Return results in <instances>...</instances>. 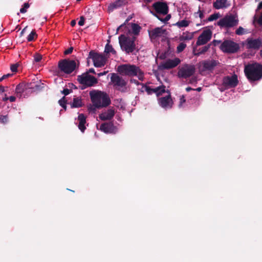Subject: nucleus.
Returning a JSON list of instances; mask_svg holds the SVG:
<instances>
[{
    "label": "nucleus",
    "instance_id": "f257e3e1",
    "mask_svg": "<svg viewBox=\"0 0 262 262\" xmlns=\"http://www.w3.org/2000/svg\"><path fill=\"white\" fill-rule=\"evenodd\" d=\"M244 72L250 81H257L262 78V65L256 62L245 66Z\"/></svg>",
    "mask_w": 262,
    "mask_h": 262
},
{
    "label": "nucleus",
    "instance_id": "f03ea898",
    "mask_svg": "<svg viewBox=\"0 0 262 262\" xmlns=\"http://www.w3.org/2000/svg\"><path fill=\"white\" fill-rule=\"evenodd\" d=\"M90 95L93 105L97 108L105 107L110 103L108 96L104 93L93 91Z\"/></svg>",
    "mask_w": 262,
    "mask_h": 262
},
{
    "label": "nucleus",
    "instance_id": "7ed1b4c3",
    "mask_svg": "<svg viewBox=\"0 0 262 262\" xmlns=\"http://www.w3.org/2000/svg\"><path fill=\"white\" fill-rule=\"evenodd\" d=\"M118 71L120 74L124 75L136 76L141 80H142L144 78L143 72L135 65L123 64L118 67Z\"/></svg>",
    "mask_w": 262,
    "mask_h": 262
},
{
    "label": "nucleus",
    "instance_id": "20e7f679",
    "mask_svg": "<svg viewBox=\"0 0 262 262\" xmlns=\"http://www.w3.org/2000/svg\"><path fill=\"white\" fill-rule=\"evenodd\" d=\"M135 37H127L124 35H121L119 37V42L121 48L127 53L133 52L135 49Z\"/></svg>",
    "mask_w": 262,
    "mask_h": 262
},
{
    "label": "nucleus",
    "instance_id": "39448f33",
    "mask_svg": "<svg viewBox=\"0 0 262 262\" xmlns=\"http://www.w3.org/2000/svg\"><path fill=\"white\" fill-rule=\"evenodd\" d=\"M238 18L237 14L227 15L220 19L217 25L222 28H232L236 26L238 24Z\"/></svg>",
    "mask_w": 262,
    "mask_h": 262
},
{
    "label": "nucleus",
    "instance_id": "423d86ee",
    "mask_svg": "<svg viewBox=\"0 0 262 262\" xmlns=\"http://www.w3.org/2000/svg\"><path fill=\"white\" fill-rule=\"evenodd\" d=\"M76 63L74 60L64 59L58 63V68L61 72L66 74L72 73L76 68Z\"/></svg>",
    "mask_w": 262,
    "mask_h": 262
},
{
    "label": "nucleus",
    "instance_id": "0eeeda50",
    "mask_svg": "<svg viewBox=\"0 0 262 262\" xmlns=\"http://www.w3.org/2000/svg\"><path fill=\"white\" fill-rule=\"evenodd\" d=\"M195 71V69L194 66L185 64L179 69L178 75L180 78H187L192 76L194 73Z\"/></svg>",
    "mask_w": 262,
    "mask_h": 262
},
{
    "label": "nucleus",
    "instance_id": "6e6552de",
    "mask_svg": "<svg viewBox=\"0 0 262 262\" xmlns=\"http://www.w3.org/2000/svg\"><path fill=\"white\" fill-rule=\"evenodd\" d=\"M78 81L80 83L87 86H91L97 83V80L94 76L89 75L88 73L78 76Z\"/></svg>",
    "mask_w": 262,
    "mask_h": 262
},
{
    "label": "nucleus",
    "instance_id": "1a4fd4ad",
    "mask_svg": "<svg viewBox=\"0 0 262 262\" xmlns=\"http://www.w3.org/2000/svg\"><path fill=\"white\" fill-rule=\"evenodd\" d=\"M139 89L142 92H146L148 94L155 93L157 96L161 95L163 93H165V87L163 85L158 86L156 88H150L146 85L141 84L139 85Z\"/></svg>",
    "mask_w": 262,
    "mask_h": 262
},
{
    "label": "nucleus",
    "instance_id": "9d476101",
    "mask_svg": "<svg viewBox=\"0 0 262 262\" xmlns=\"http://www.w3.org/2000/svg\"><path fill=\"white\" fill-rule=\"evenodd\" d=\"M238 82L237 77L235 75L227 76L223 79L222 86L225 89H230L235 87Z\"/></svg>",
    "mask_w": 262,
    "mask_h": 262
},
{
    "label": "nucleus",
    "instance_id": "9b49d317",
    "mask_svg": "<svg viewBox=\"0 0 262 262\" xmlns=\"http://www.w3.org/2000/svg\"><path fill=\"white\" fill-rule=\"evenodd\" d=\"M222 51L226 53H234L238 49V46L231 40H225L221 46Z\"/></svg>",
    "mask_w": 262,
    "mask_h": 262
},
{
    "label": "nucleus",
    "instance_id": "f8f14e48",
    "mask_svg": "<svg viewBox=\"0 0 262 262\" xmlns=\"http://www.w3.org/2000/svg\"><path fill=\"white\" fill-rule=\"evenodd\" d=\"M244 45L247 49L257 50L262 46V39L248 38L245 41Z\"/></svg>",
    "mask_w": 262,
    "mask_h": 262
},
{
    "label": "nucleus",
    "instance_id": "ddd939ff",
    "mask_svg": "<svg viewBox=\"0 0 262 262\" xmlns=\"http://www.w3.org/2000/svg\"><path fill=\"white\" fill-rule=\"evenodd\" d=\"M166 33V30L162 27L156 28L148 31L149 37L152 41L165 37Z\"/></svg>",
    "mask_w": 262,
    "mask_h": 262
},
{
    "label": "nucleus",
    "instance_id": "4468645a",
    "mask_svg": "<svg viewBox=\"0 0 262 262\" xmlns=\"http://www.w3.org/2000/svg\"><path fill=\"white\" fill-rule=\"evenodd\" d=\"M212 36V31L209 29H205L198 37L196 44L197 46H201L206 44L209 41Z\"/></svg>",
    "mask_w": 262,
    "mask_h": 262
},
{
    "label": "nucleus",
    "instance_id": "2eb2a0df",
    "mask_svg": "<svg viewBox=\"0 0 262 262\" xmlns=\"http://www.w3.org/2000/svg\"><path fill=\"white\" fill-rule=\"evenodd\" d=\"M219 62L214 60H209L203 61L199 63V70L201 72L210 71L213 70Z\"/></svg>",
    "mask_w": 262,
    "mask_h": 262
},
{
    "label": "nucleus",
    "instance_id": "dca6fc26",
    "mask_svg": "<svg viewBox=\"0 0 262 262\" xmlns=\"http://www.w3.org/2000/svg\"><path fill=\"white\" fill-rule=\"evenodd\" d=\"M90 55L92 58L95 67H101L105 65L106 58L102 55L92 52H90Z\"/></svg>",
    "mask_w": 262,
    "mask_h": 262
},
{
    "label": "nucleus",
    "instance_id": "f3484780",
    "mask_svg": "<svg viewBox=\"0 0 262 262\" xmlns=\"http://www.w3.org/2000/svg\"><path fill=\"white\" fill-rule=\"evenodd\" d=\"M152 6L158 14L165 15L168 12V7L166 3L158 2L154 3Z\"/></svg>",
    "mask_w": 262,
    "mask_h": 262
},
{
    "label": "nucleus",
    "instance_id": "a211bd4d",
    "mask_svg": "<svg viewBox=\"0 0 262 262\" xmlns=\"http://www.w3.org/2000/svg\"><path fill=\"white\" fill-rule=\"evenodd\" d=\"M158 102L159 105L165 109L171 108L173 104L172 100L169 94L159 98Z\"/></svg>",
    "mask_w": 262,
    "mask_h": 262
},
{
    "label": "nucleus",
    "instance_id": "6ab92c4d",
    "mask_svg": "<svg viewBox=\"0 0 262 262\" xmlns=\"http://www.w3.org/2000/svg\"><path fill=\"white\" fill-rule=\"evenodd\" d=\"M180 62L181 60L178 58L168 59L162 63V67L164 69H171L177 66Z\"/></svg>",
    "mask_w": 262,
    "mask_h": 262
},
{
    "label": "nucleus",
    "instance_id": "aec40b11",
    "mask_svg": "<svg viewBox=\"0 0 262 262\" xmlns=\"http://www.w3.org/2000/svg\"><path fill=\"white\" fill-rule=\"evenodd\" d=\"M100 130L106 134H112L117 132V128L112 123H104L101 125Z\"/></svg>",
    "mask_w": 262,
    "mask_h": 262
},
{
    "label": "nucleus",
    "instance_id": "412c9836",
    "mask_svg": "<svg viewBox=\"0 0 262 262\" xmlns=\"http://www.w3.org/2000/svg\"><path fill=\"white\" fill-rule=\"evenodd\" d=\"M126 3L127 2L125 0H117L108 5L107 7V11L108 13H111L114 10L119 9L125 6Z\"/></svg>",
    "mask_w": 262,
    "mask_h": 262
},
{
    "label": "nucleus",
    "instance_id": "4be33fe9",
    "mask_svg": "<svg viewBox=\"0 0 262 262\" xmlns=\"http://www.w3.org/2000/svg\"><path fill=\"white\" fill-rule=\"evenodd\" d=\"M111 82L117 86H123L125 85V81L120 78L117 74L113 73L111 77Z\"/></svg>",
    "mask_w": 262,
    "mask_h": 262
},
{
    "label": "nucleus",
    "instance_id": "5701e85b",
    "mask_svg": "<svg viewBox=\"0 0 262 262\" xmlns=\"http://www.w3.org/2000/svg\"><path fill=\"white\" fill-rule=\"evenodd\" d=\"M213 6L216 9H225L230 6V3L228 0H216Z\"/></svg>",
    "mask_w": 262,
    "mask_h": 262
},
{
    "label": "nucleus",
    "instance_id": "b1692460",
    "mask_svg": "<svg viewBox=\"0 0 262 262\" xmlns=\"http://www.w3.org/2000/svg\"><path fill=\"white\" fill-rule=\"evenodd\" d=\"M115 115V111L113 108H110L102 113L99 115V118L101 120H111Z\"/></svg>",
    "mask_w": 262,
    "mask_h": 262
},
{
    "label": "nucleus",
    "instance_id": "393cba45",
    "mask_svg": "<svg viewBox=\"0 0 262 262\" xmlns=\"http://www.w3.org/2000/svg\"><path fill=\"white\" fill-rule=\"evenodd\" d=\"M78 123V128L82 132H84L86 128L85 124L86 123V117L82 114L78 115L77 118Z\"/></svg>",
    "mask_w": 262,
    "mask_h": 262
},
{
    "label": "nucleus",
    "instance_id": "a878e982",
    "mask_svg": "<svg viewBox=\"0 0 262 262\" xmlns=\"http://www.w3.org/2000/svg\"><path fill=\"white\" fill-rule=\"evenodd\" d=\"M193 37V33L188 31L182 33L179 36L180 41H187L191 40Z\"/></svg>",
    "mask_w": 262,
    "mask_h": 262
},
{
    "label": "nucleus",
    "instance_id": "bb28decb",
    "mask_svg": "<svg viewBox=\"0 0 262 262\" xmlns=\"http://www.w3.org/2000/svg\"><path fill=\"white\" fill-rule=\"evenodd\" d=\"M190 24V21L186 20V19H183L182 20H180L178 22H177L174 25L178 27L179 28H183V27H186L189 26Z\"/></svg>",
    "mask_w": 262,
    "mask_h": 262
},
{
    "label": "nucleus",
    "instance_id": "cd10ccee",
    "mask_svg": "<svg viewBox=\"0 0 262 262\" xmlns=\"http://www.w3.org/2000/svg\"><path fill=\"white\" fill-rule=\"evenodd\" d=\"M71 107H79L82 105L81 99L79 98H74L73 102L71 104Z\"/></svg>",
    "mask_w": 262,
    "mask_h": 262
},
{
    "label": "nucleus",
    "instance_id": "c85d7f7f",
    "mask_svg": "<svg viewBox=\"0 0 262 262\" xmlns=\"http://www.w3.org/2000/svg\"><path fill=\"white\" fill-rule=\"evenodd\" d=\"M133 33L135 35H138L140 31L141 27L136 24H133L132 25Z\"/></svg>",
    "mask_w": 262,
    "mask_h": 262
},
{
    "label": "nucleus",
    "instance_id": "c756f323",
    "mask_svg": "<svg viewBox=\"0 0 262 262\" xmlns=\"http://www.w3.org/2000/svg\"><path fill=\"white\" fill-rule=\"evenodd\" d=\"M105 52L107 53H112L114 54L116 53V51L114 50L112 46L108 44H107L105 47Z\"/></svg>",
    "mask_w": 262,
    "mask_h": 262
},
{
    "label": "nucleus",
    "instance_id": "7c9ffc66",
    "mask_svg": "<svg viewBox=\"0 0 262 262\" xmlns=\"http://www.w3.org/2000/svg\"><path fill=\"white\" fill-rule=\"evenodd\" d=\"M186 47V45L183 42L180 43L177 48V51L178 53L182 52Z\"/></svg>",
    "mask_w": 262,
    "mask_h": 262
},
{
    "label": "nucleus",
    "instance_id": "2f4dec72",
    "mask_svg": "<svg viewBox=\"0 0 262 262\" xmlns=\"http://www.w3.org/2000/svg\"><path fill=\"white\" fill-rule=\"evenodd\" d=\"M37 36V34L34 31H32L27 37L28 41H31L34 39L35 37Z\"/></svg>",
    "mask_w": 262,
    "mask_h": 262
},
{
    "label": "nucleus",
    "instance_id": "473e14b6",
    "mask_svg": "<svg viewBox=\"0 0 262 262\" xmlns=\"http://www.w3.org/2000/svg\"><path fill=\"white\" fill-rule=\"evenodd\" d=\"M220 15L219 13H214L212 15H211L207 19L208 21H211L217 19L219 17Z\"/></svg>",
    "mask_w": 262,
    "mask_h": 262
},
{
    "label": "nucleus",
    "instance_id": "72a5a7b5",
    "mask_svg": "<svg viewBox=\"0 0 262 262\" xmlns=\"http://www.w3.org/2000/svg\"><path fill=\"white\" fill-rule=\"evenodd\" d=\"M236 34L238 35H241L243 34H244L246 33V31H245V29H244L242 27H239L236 30Z\"/></svg>",
    "mask_w": 262,
    "mask_h": 262
},
{
    "label": "nucleus",
    "instance_id": "f704fd0d",
    "mask_svg": "<svg viewBox=\"0 0 262 262\" xmlns=\"http://www.w3.org/2000/svg\"><path fill=\"white\" fill-rule=\"evenodd\" d=\"M157 17L161 21H162L163 23H166V22H167L168 20H169L170 19V18L171 17V16H170V15L168 14V15H167L164 18H161V17H160L158 16H157Z\"/></svg>",
    "mask_w": 262,
    "mask_h": 262
},
{
    "label": "nucleus",
    "instance_id": "c9c22d12",
    "mask_svg": "<svg viewBox=\"0 0 262 262\" xmlns=\"http://www.w3.org/2000/svg\"><path fill=\"white\" fill-rule=\"evenodd\" d=\"M186 100L184 96H181L180 98L179 107H182L183 104L185 102Z\"/></svg>",
    "mask_w": 262,
    "mask_h": 262
},
{
    "label": "nucleus",
    "instance_id": "e433bc0d",
    "mask_svg": "<svg viewBox=\"0 0 262 262\" xmlns=\"http://www.w3.org/2000/svg\"><path fill=\"white\" fill-rule=\"evenodd\" d=\"M58 102L60 106H61L62 107H63L64 109H66V100H65L64 97H63L62 99L59 100Z\"/></svg>",
    "mask_w": 262,
    "mask_h": 262
},
{
    "label": "nucleus",
    "instance_id": "4c0bfd02",
    "mask_svg": "<svg viewBox=\"0 0 262 262\" xmlns=\"http://www.w3.org/2000/svg\"><path fill=\"white\" fill-rule=\"evenodd\" d=\"M8 121L7 116L0 115V122L5 123Z\"/></svg>",
    "mask_w": 262,
    "mask_h": 262
},
{
    "label": "nucleus",
    "instance_id": "58836bf2",
    "mask_svg": "<svg viewBox=\"0 0 262 262\" xmlns=\"http://www.w3.org/2000/svg\"><path fill=\"white\" fill-rule=\"evenodd\" d=\"M29 6L27 3L24 4V7L20 9V12L24 13L27 11V9L29 8Z\"/></svg>",
    "mask_w": 262,
    "mask_h": 262
},
{
    "label": "nucleus",
    "instance_id": "ea45409f",
    "mask_svg": "<svg viewBox=\"0 0 262 262\" xmlns=\"http://www.w3.org/2000/svg\"><path fill=\"white\" fill-rule=\"evenodd\" d=\"M34 60L36 62H39L42 59V56L38 54H36L34 56Z\"/></svg>",
    "mask_w": 262,
    "mask_h": 262
},
{
    "label": "nucleus",
    "instance_id": "a19ab883",
    "mask_svg": "<svg viewBox=\"0 0 262 262\" xmlns=\"http://www.w3.org/2000/svg\"><path fill=\"white\" fill-rule=\"evenodd\" d=\"M208 48H209V47H207V46L204 47L203 48L201 52H200L198 53H196L195 55H199L200 54H202V53H203L206 52L208 50Z\"/></svg>",
    "mask_w": 262,
    "mask_h": 262
},
{
    "label": "nucleus",
    "instance_id": "79ce46f5",
    "mask_svg": "<svg viewBox=\"0 0 262 262\" xmlns=\"http://www.w3.org/2000/svg\"><path fill=\"white\" fill-rule=\"evenodd\" d=\"M17 64H13L11 66V70L13 72H16L17 71Z\"/></svg>",
    "mask_w": 262,
    "mask_h": 262
},
{
    "label": "nucleus",
    "instance_id": "37998d69",
    "mask_svg": "<svg viewBox=\"0 0 262 262\" xmlns=\"http://www.w3.org/2000/svg\"><path fill=\"white\" fill-rule=\"evenodd\" d=\"M15 91L16 93H20L22 92L21 86L18 85L16 86Z\"/></svg>",
    "mask_w": 262,
    "mask_h": 262
},
{
    "label": "nucleus",
    "instance_id": "c03bdc74",
    "mask_svg": "<svg viewBox=\"0 0 262 262\" xmlns=\"http://www.w3.org/2000/svg\"><path fill=\"white\" fill-rule=\"evenodd\" d=\"M84 23V19L83 17H81L80 19L78 22V24L79 26H83Z\"/></svg>",
    "mask_w": 262,
    "mask_h": 262
},
{
    "label": "nucleus",
    "instance_id": "a18cd8bd",
    "mask_svg": "<svg viewBox=\"0 0 262 262\" xmlns=\"http://www.w3.org/2000/svg\"><path fill=\"white\" fill-rule=\"evenodd\" d=\"M62 92L64 95H68V94H69L70 93L71 90H70L68 89H64Z\"/></svg>",
    "mask_w": 262,
    "mask_h": 262
},
{
    "label": "nucleus",
    "instance_id": "49530a36",
    "mask_svg": "<svg viewBox=\"0 0 262 262\" xmlns=\"http://www.w3.org/2000/svg\"><path fill=\"white\" fill-rule=\"evenodd\" d=\"M257 21L259 25L262 26V12L259 18L257 19Z\"/></svg>",
    "mask_w": 262,
    "mask_h": 262
},
{
    "label": "nucleus",
    "instance_id": "de8ad7c7",
    "mask_svg": "<svg viewBox=\"0 0 262 262\" xmlns=\"http://www.w3.org/2000/svg\"><path fill=\"white\" fill-rule=\"evenodd\" d=\"M73 48L72 47L68 49V50H66L64 51V54H70L73 51Z\"/></svg>",
    "mask_w": 262,
    "mask_h": 262
},
{
    "label": "nucleus",
    "instance_id": "09e8293b",
    "mask_svg": "<svg viewBox=\"0 0 262 262\" xmlns=\"http://www.w3.org/2000/svg\"><path fill=\"white\" fill-rule=\"evenodd\" d=\"M11 75V74H6V75H3L1 78H0V82L2 81V80H3L4 79H6V78L10 76Z\"/></svg>",
    "mask_w": 262,
    "mask_h": 262
},
{
    "label": "nucleus",
    "instance_id": "8fccbe9b",
    "mask_svg": "<svg viewBox=\"0 0 262 262\" xmlns=\"http://www.w3.org/2000/svg\"><path fill=\"white\" fill-rule=\"evenodd\" d=\"M197 14L199 15V16L200 17V18H203V12L202 11L199 10Z\"/></svg>",
    "mask_w": 262,
    "mask_h": 262
},
{
    "label": "nucleus",
    "instance_id": "3c124183",
    "mask_svg": "<svg viewBox=\"0 0 262 262\" xmlns=\"http://www.w3.org/2000/svg\"><path fill=\"white\" fill-rule=\"evenodd\" d=\"M15 97L14 96H10L9 97V100L10 102H14L15 101Z\"/></svg>",
    "mask_w": 262,
    "mask_h": 262
},
{
    "label": "nucleus",
    "instance_id": "603ef678",
    "mask_svg": "<svg viewBox=\"0 0 262 262\" xmlns=\"http://www.w3.org/2000/svg\"><path fill=\"white\" fill-rule=\"evenodd\" d=\"M107 73V71H104V72H103L98 73V76L99 77H100V76H103V75H105Z\"/></svg>",
    "mask_w": 262,
    "mask_h": 262
},
{
    "label": "nucleus",
    "instance_id": "864d4df0",
    "mask_svg": "<svg viewBox=\"0 0 262 262\" xmlns=\"http://www.w3.org/2000/svg\"><path fill=\"white\" fill-rule=\"evenodd\" d=\"M76 20H73L71 22V25L73 27V26H74L76 25Z\"/></svg>",
    "mask_w": 262,
    "mask_h": 262
},
{
    "label": "nucleus",
    "instance_id": "5fc2aeb1",
    "mask_svg": "<svg viewBox=\"0 0 262 262\" xmlns=\"http://www.w3.org/2000/svg\"><path fill=\"white\" fill-rule=\"evenodd\" d=\"M262 8V2H260L257 7V9L259 10Z\"/></svg>",
    "mask_w": 262,
    "mask_h": 262
},
{
    "label": "nucleus",
    "instance_id": "6e6d98bb",
    "mask_svg": "<svg viewBox=\"0 0 262 262\" xmlns=\"http://www.w3.org/2000/svg\"><path fill=\"white\" fill-rule=\"evenodd\" d=\"M213 42H214V45H216L218 43H220L221 42L220 40H214Z\"/></svg>",
    "mask_w": 262,
    "mask_h": 262
},
{
    "label": "nucleus",
    "instance_id": "4d7b16f0",
    "mask_svg": "<svg viewBox=\"0 0 262 262\" xmlns=\"http://www.w3.org/2000/svg\"><path fill=\"white\" fill-rule=\"evenodd\" d=\"M90 73H95V70L94 69H90L89 70V71Z\"/></svg>",
    "mask_w": 262,
    "mask_h": 262
},
{
    "label": "nucleus",
    "instance_id": "13d9d810",
    "mask_svg": "<svg viewBox=\"0 0 262 262\" xmlns=\"http://www.w3.org/2000/svg\"><path fill=\"white\" fill-rule=\"evenodd\" d=\"M192 89L190 87H188L186 89V90L187 91V92H189Z\"/></svg>",
    "mask_w": 262,
    "mask_h": 262
},
{
    "label": "nucleus",
    "instance_id": "bf43d9fd",
    "mask_svg": "<svg viewBox=\"0 0 262 262\" xmlns=\"http://www.w3.org/2000/svg\"><path fill=\"white\" fill-rule=\"evenodd\" d=\"M26 28H27V27L25 28L22 30V31H21V34H23V33L25 32V30H26Z\"/></svg>",
    "mask_w": 262,
    "mask_h": 262
},
{
    "label": "nucleus",
    "instance_id": "052dcab7",
    "mask_svg": "<svg viewBox=\"0 0 262 262\" xmlns=\"http://www.w3.org/2000/svg\"><path fill=\"white\" fill-rule=\"evenodd\" d=\"M9 100V97H5L4 98V100H5V101H6V100Z\"/></svg>",
    "mask_w": 262,
    "mask_h": 262
},
{
    "label": "nucleus",
    "instance_id": "680f3d73",
    "mask_svg": "<svg viewBox=\"0 0 262 262\" xmlns=\"http://www.w3.org/2000/svg\"><path fill=\"white\" fill-rule=\"evenodd\" d=\"M201 90V88H198L196 89V91H200Z\"/></svg>",
    "mask_w": 262,
    "mask_h": 262
},
{
    "label": "nucleus",
    "instance_id": "e2e57ef3",
    "mask_svg": "<svg viewBox=\"0 0 262 262\" xmlns=\"http://www.w3.org/2000/svg\"><path fill=\"white\" fill-rule=\"evenodd\" d=\"M260 55H261V56H262V50H261V51H260Z\"/></svg>",
    "mask_w": 262,
    "mask_h": 262
},
{
    "label": "nucleus",
    "instance_id": "0e129e2a",
    "mask_svg": "<svg viewBox=\"0 0 262 262\" xmlns=\"http://www.w3.org/2000/svg\"><path fill=\"white\" fill-rule=\"evenodd\" d=\"M146 1H147V2H150L151 1V0H146Z\"/></svg>",
    "mask_w": 262,
    "mask_h": 262
}]
</instances>
